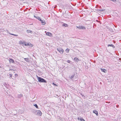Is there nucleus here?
I'll return each mask as SVG.
<instances>
[{
	"label": "nucleus",
	"mask_w": 121,
	"mask_h": 121,
	"mask_svg": "<svg viewBox=\"0 0 121 121\" xmlns=\"http://www.w3.org/2000/svg\"><path fill=\"white\" fill-rule=\"evenodd\" d=\"M37 79L38 80L39 82H45L46 83L47 81L45 80L44 79L42 78L41 77H39L37 76Z\"/></svg>",
	"instance_id": "nucleus-1"
},
{
	"label": "nucleus",
	"mask_w": 121,
	"mask_h": 121,
	"mask_svg": "<svg viewBox=\"0 0 121 121\" xmlns=\"http://www.w3.org/2000/svg\"><path fill=\"white\" fill-rule=\"evenodd\" d=\"M35 114L40 116H41L42 115V113L39 110H38L35 111Z\"/></svg>",
	"instance_id": "nucleus-2"
},
{
	"label": "nucleus",
	"mask_w": 121,
	"mask_h": 121,
	"mask_svg": "<svg viewBox=\"0 0 121 121\" xmlns=\"http://www.w3.org/2000/svg\"><path fill=\"white\" fill-rule=\"evenodd\" d=\"M57 49L61 54H63L64 52V50L63 49L60 48H58Z\"/></svg>",
	"instance_id": "nucleus-3"
},
{
	"label": "nucleus",
	"mask_w": 121,
	"mask_h": 121,
	"mask_svg": "<svg viewBox=\"0 0 121 121\" xmlns=\"http://www.w3.org/2000/svg\"><path fill=\"white\" fill-rule=\"evenodd\" d=\"M77 27L79 29H82L85 30L86 29L85 27L83 26H79L78 27L77 26Z\"/></svg>",
	"instance_id": "nucleus-4"
},
{
	"label": "nucleus",
	"mask_w": 121,
	"mask_h": 121,
	"mask_svg": "<svg viewBox=\"0 0 121 121\" xmlns=\"http://www.w3.org/2000/svg\"><path fill=\"white\" fill-rule=\"evenodd\" d=\"M9 61L10 63H14V60L10 58L9 59Z\"/></svg>",
	"instance_id": "nucleus-5"
},
{
	"label": "nucleus",
	"mask_w": 121,
	"mask_h": 121,
	"mask_svg": "<svg viewBox=\"0 0 121 121\" xmlns=\"http://www.w3.org/2000/svg\"><path fill=\"white\" fill-rule=\"evenodd\" d=\"M46 35H48L50 37H52V34L49 32H47L46 33Z\"/></svg>",
	"instance_id": "nucleus-6"
},
{
	"label": "nucleus",
	"mask_w": 121,
	"mask_h": 121,
	"mask_svg": "<svg viewBox=\"0 0 121 121\" xmlns=\"http://www.w3.org/2000/svg\"><path fill=\"white\" fill-rule=\"evenodd\" d=\"M74 60L75 62H78L79 61V59L77 57H75L74 58Z\"/></svg>",
	"instance_id": "nucleus-7"
},
{
	"label": "nucleus",
	"mask_w": 121,
	"mask_h": 121,
	"mask_svg": "<svg viewBox=\"0 0 121 121\" xmlns=\"http://www.w3.org/2000/svg\"><path fill=\"white\" fill-rule=\"evenodd\" d=\"M41 21V22L42 24V25H44L46 24V23L45 21V20H41V21Z\"/></svg>",
	"instance_id": "nucleus-8"
},
{
	"label": "nucleus",
	"mask_w": 121,
	"mask_h": 121,
	"mask_svg": "<svg viewBox=\"0 0 121 121\" xmlns=\"http://www.w3.org/2000/svg\"><path fill=\"white\" fill-rule=\"evenodd\" d=\"M101 69L102 72L104 73H106L107 72L106 70L104 69Z\"/></svg>",
	"instance_id": "nucleus-9"
},
{
	"label": "nucleus",
	"mask_w": 121,
	"mask_h": 121,
	"mask_svg": "<svg viewBox=\"0 0 121 121\" xmlns=\"http://www.w3.org/2000/svg\"><path fill=\"white\" fill-rule=\"evenodd\" d=\"M93 113L96 114L97 115H98V112L96 110H93Z\"/></svg>",
	"instance_id": "nucleus-10"
},
{
	"label": "nucleus",
	"mask_w": 121,
	"mask_h": 121,
	"mask_svg": "<svg viewBox=\"0 0 121 121\" xmlns=\"http://www.w3.org/2000/svg\"><path fill=\"white\" fill-rule=\"evenodd\" d=\"M27 33H31V34L32 33V31L30 30H27Z\"/></svg>",
	"instance_id": "nucleus-11"
},
{
	"label": "nucleus",
	"mask_w": 121,
	"mask_h": 121,
	"mask_svg": "<svg viewBox=\"0 0 121 121\" xmlns=\"http://www.w3.org/2000/svg\"><path fill=\"white\" fill-rule=\"evenodd\" d=\"M108 47H109V46L112 47L113 48H114L115 47L112 44H108Z\"/></svg>",
	"instance_id": "nucleus-12"
},
{
	"label": "nucleus",
	"mask_w": 121,
	"mask_h": 121,
	"mask_svg": "<svg viewBox=\"0 0 121 121\" xmlns=\"http://www.w3.org/2000/svg\"><path fill=\"white\" fill-rule=\"evenodd\" d=\"M25 60L27 62H28L29 61V60L28 58H24Z\"/></svg>",
	"instance_id": "nucleus-13"
},
{
	"label": "nucleus",
	"mask_w": 121,
	"mask_h": 121,
	"mask_svg": "<svg viewBox=\"0 0 121 121\" xmlns=\"http://www.w3.org/2000/svg\"><path fill=\"white\" fill-rule=\"evenodd\" d=\"M70 49L69 48H67L66 50V51L67 53H68L69 52Z\"/></svg>",
	"instance_id": "nucleus-14"
},
{
	"label": "nucleus",
	"mask_w": 121,
	"mask_h": 121,
	"mask_svg": "<svg viewBox=\"0 0 121 121\" xmlns=\"http://www.w3.org/2000/svg\"><path fill=\"white\" fill-rule=\"evenodd\" d=\"M19 43L20 44H25L22 41H20L19 42Z\"/></svg>",
	"instance_id": "nucleus-15"
},
{
	"label": "nucleus",
	"mask_w": 121,
	"mask_h": 121,
	"mask_svg": "<svg viewBox=\"0 0 121 121\" xmlns=\"http://www.w3.org/2000/svg\"><path fill=\"white\" fill-rule=\"evenodd\" d=\"M36 18L37 19H38L39 21H41V19L38 16L37 17H36Z\"/></svg>",
	"instance_id": "nucleus-16"
},
{
	"label": "nucleus",
	"mask_w": 121,
	"mask_h": 121,
	"mask_svg": "<svg viewBox=\"0 0 121 121\" xmlns=\"http://www.w3.org/2000/svg\"><path fill=\"white\" fill-rule=\"evenodd\" d=\"M63 26H64L65 27H66L68 26L67 25V24H65H65H63Z\"/></svg>",
	"instance_id": "nucleus-17"
},
{
	"label": "nucleus",
	"mask_w": 121,
	"mask_h": 121,
	"mask_svg": "<svg viewBox=\"0 0 121 121\" xmlns=\"http://www.w3.org/2000/svg\"><path fill=\"white\" fill-rule=\"evenodd\" d=\"M34 106H35L36 108H38V107L36 104H35L34 105Z\"/></svg>",
	"instance_id": "nucleus-18"
},
{
	"label": "nucleus",
	"mask_w": 121,
	"mask_h": 121,
	"mask_svg": "<svg viewBox=\"0 0 121 121\" xmlns=\"http://www.w3.org/2000/svg\"><path fill=\"white\" fill-rule=\"evenodd\" d=\"M22 94H20L19 95H18V98H20L22 96Z\"/></svg>",
	"instance_id": "nucleus-19"
},
{
	"label": "nucleus",
	"mask_w": 121,
	"mask_h": 121,
	"mask_svg": "<svg viewBox=\"0 0 121 121\" xmlns=\"http://www.w3.org/2000/svg\"><path fill=\"white\" fill-rule=\"evenodd\" d=\"M10 35H13L16 36H18V35H16L14 34H11V33H10Z\"/></svg>",
	"instance_id": "nucleus-20"
},
{
	"label": "nucleus",
	"mask_w": 121,
	"mask_h": 121,
	"mask_svg": "<svg viewBox=\"0 0 121 121\" xmlns=\"http://www.w3.org/2000/svg\"><path fill=\"white\" fill-rule=\"evenodd\" d=\"M74 75H73L70 77V78H72L74 77Z\"/></svg>",
	"instance_id": "nucleus-21"
},
{
	"label": "nucleus",
	"mask_w": 121,
	"mask_h": 121,
	"mask_svg": "<svg viewBox=\"0 0 121 121\" xmlns=\"http://www.w3.org/2000/svg\"><path fill=\"white\" fill-rule=\"evenodd\" d=\"M80 120L81 121H85V120L83 119L82 118H81L80 119Z\"/></svg>",
	"instance_id": "nucleus-22"
},
{
	"label": "nucleus",
	"mask_w": 121,
	"mask_h": 121,
	"mask_svg": "<svg viewBox=\"0 0 121 121\" xmlns=\"http://www.w3.org/2000/svg\"><path fill=\"white\" fill-rule=\"evenodd\" d=\"M9 75L10 77H11L12 76V74H9Z\"/></svg>",
	"instance_id": "nucleus-23"
},
{
	"label": "nucleus",
	"mask_w": 121,
	"mask_h": 121,
	"mask_svg": "<svg viewBox=\"0 0 121 121\" xmlns=\"http://www.w3.org/2000/svg\"><path fill=\"white\" fill-rule=\"evenodd\" d=\"M67 62H68V63H70V60H68L67 61Z\"/></svg>",
	"instance_id": "nucleus-24"
},
{
	"label": "nucleus",
	"mask_w": 121,
	"mask_h": 121,
	"mask_svg": "<svg viewBox=\"0 0 121 121\" xmlns=\"http://www.w3.org/2000/svg\"><path fill=\"white\" fill-rule=\"evenodd\" d=\"M52 84L56 86H57V85L56 84H54V83H53Z\"/></svg>",
	"instance_id": "nucleus-25"
},
{
	"label": "nucleus",
	"mask_w": 121,
	"mask_h": 121,
	"mask_svg": "<svg viewBox=\"0 0 121 121\" xmlns=\"http://www.w3.org/2000/svg\"><path fill=\"white\" fill-rule=\"evenodd\" d=\"M111 1H112L113 2H115L116 1V0H110Z\"/></svg>",
	"instance_id": "nucleus-26"
},
{
	"label": "nucleus",
	"mask_w": 121,
	"mask_h": 121,
	"mask_svg": "<svg viewBox=\"0 0 121 121\" xmlns=\"http://www.w3.org/2000/svg\"><path fill=\"white\" fill-rule=\"evenodd\" d=\"M99 11H104L103 10L101 9H100L99 10Z\"/></svg>",
	"instance_id": "nucleus-27"
},
{
	"label": "nucleus",
	"mask_w": 121,
	"mask_h": 121,
	"mask_svg": "<svg viewBox=\"0 0 121 121\" xmlns=\"http://www.w3.org/2000/svg\"><path fill=\"white\" fill-rule=\"evenodd\" d=\"M15 75L16 77H17L18 76V75L17 74H15Z\"/></svg>",
	"instance_id": "nucleus-28"
},
{
	"label": "nucleus",
	"mask_w": 121,
	"mask_h": 121,
	"mask_svg": "<svg viewBox=\"0 0 121 121\" xmlns=\"http://www.w3.org/2000/svg\"><path fill=\"white\" fill-rule=\"evenodd\" d=\"M25 45L26 46V45L28 46L29 45V43H28L27 44H25Z\"/></svg>",
	"instance_id": "nucleus-29"
},
{
	"label": "nucleus",
	"mask_w": 121,
	"mask_h": 121,
	"mask_svg": "<svg viewBox=\"0 0 121 121\" xmlns=\"http://www.w3.org/2000/svg\"><path fill=\"white\" fill-rule=\"evenodd\" d=\"M34 17H35V18H36V17H36V16H35V15H34Z\"/></svg>",
	"instance_id": "nucleus-30"
},
{
	"label": "nucleus",
	"mask_w": 121,
	"mask_h": 121,
	"mask_svg": "<svg viewBox=\"0 0 121 121\" xmlns=\"http://www.w3.org/2000/svg\"><path fill=\"white\" fill-rule=\"evenodd\" d=\"M5 117L4 116H2V118H4V117Z\"/></svg>",
	"instance_id": "nucleus-31"
}]
</instances>
